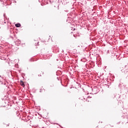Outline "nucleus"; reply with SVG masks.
<instances>
[{"label":"nucleus","mask_w":128,"mask_h":128,"mask_svg":"<svg viewBox=\"0 0 128 128\" xmlns=\"http://www.w3.org/2000/svg\"><path fill=\"white\" fill-rule=\"evenodd\" d=\"M15 26H16V28H20V24H15Z\"/></svg>","instance_id":"1"},{"label":"nucleus","mask_w":128,"mask_h":128,"mask_svg":"<svg viewBox=\"0 0 128 128\" xmlns=\"http://www.w3.org/2000/svg\"><path fill=\"white\" fill-rule=\"evenodd\" d=\"M20 86H24V82L20 81Z\"/></svg>","instance_id":"2"},{"label":"nucleus","mask_w":128,"mask_h":128,"mask_svg":"<svg viewBox=\"0 0 128 128\" xmlns=\"http://www.w3.org/2000/svg\"><path fill=\"white\" fill-rule=\"evenodd\" d=\"M16 42H18V44H20V40H18V41H16Z\"/></svg>","instance_id":"3"},{"label":"nucleus","mask_w":128,"mask_h":128,"mask_svg":"<svg viewBox=\"0 0 128 128\" xmlns=\"http://www.w3.org/2000/svg\"><path fill=\"white\" fill-rule=\"evenodd\" d=\"M42 74H44V72H42Z\"/></svg>","instance_id":"4"},{"label":"nucleus","mask_w":128,"mask_h":128,"mask_svg":"<svg viewBox=\"0 0 128 128\" xmlns=\"http://www.w3.org/2000/svg\"><path fill=\"white\" fill-rule=\"evenodd\" d=\"M2 60H4V59H3V58H2Z\"/></svg>","instance_id":"5"}]
</instances>
